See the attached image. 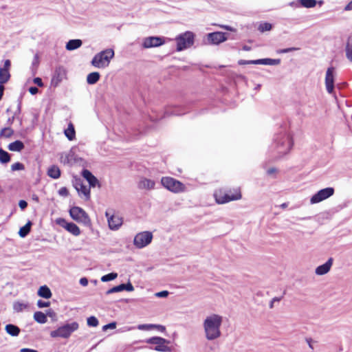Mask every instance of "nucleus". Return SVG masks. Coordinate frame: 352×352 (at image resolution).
<instances>
[{"label":"nucleus","instance_id":"47","mask_svg":"<svg viewBox=\"0 0 352 352\" xmlns=\"http://www.w3.org/2000/svg\"><path fill=\"white\" fill-rule=\"evenodd\" d=\"M50 302H45V301H43L41 300H38L37 302V306L39 308L47 307L50 306Z\"/></svg>","mask_w":352,"mask_h":352},{"label":"nucleus","instance_id":"11","mask_svg":"<svg viewBox=\"0 0 352 352\" xmlns=\"http://www.w3.org/2000/svg\"><path fill=\"white\" fill-rule=\"evenodd\" d=\"M334 192V188L332 187L321 189L311 197L310 202L312 204L319 203L331 197Z\"/></svg>","mask_w":352,"mask_h":352},{"label":"nucleus","instance_id":"64","mask_svg":"<svg viewBox=\"0 0 352 352\" xmlns=\"http://www.w3.org/2000/svg\"><path fill=\"white\" fill-rule=\"evenodd\" d=\"M4 87L2 85H0V100H1L3 95Z\"/></svg>","mask_w":352,"mask_h":352},{"label":"nucleus","instance_id":"32","mask_svg":"<svg viewBox=\"0 0 352 352\" xmlns=\"http://www.w3.org/2000/svg\"><path fill=\"white\" fill-rule=\"evenodd\" d=\"M180 107H168L165 111V116H179L183 114L180 111Z\"/></svg>","mask_w":352,"mask_h":352},{"label":"nucleus","instance_id":"23","mask_svg":"<svg viewBox=\"0 0 352 352\" xmlns=\"http://www.w3.org/2000/svg\"><path fill=\"white\" fill-rule=\"evenodd\" d=\"M138 187L141 189H153L155 187V182L151 179L144 178L140 181Z\"/></svg>","mask_w":352,"mask_h":352},{"label":"nucleus","instance_id":"3","mask_svg":"<svg viewBox=\"0 0 352 352\" xmlns=\"http://www.w3.org/2000/svg\"><path fill=\"white\" fill-rule=\"evenodd\" d=\"M114 57V51L107 49L96 54L92 60L91 65L97 68H104L109 65L111 60Z\"/></svg>","mask_w":352,"mask_h":352},{"label":"nucleus","instance_id":"24","mask_svg":"<svg viewBox=\"0 0 352 352\" xmlns=\"http://www.w3.org/2000/svg\"><path fill=\"white\" fill-rule=\"evenodd\" d=\"M24 144L20 140H16L8 144V148L11 151L20 152L24 148Z\"/></svg>","mask_w":352,"mask_h":352},{"label":"nucleus","instance_id":"10","mask_svg":"<svg viewBox=\"0 0 352 352\" xmlns=\"http://www.w3.org/2000/svg\"><path fill=\"white\" fill-rule=\"evenodd\" d=\"M214 197L218 204H226L230 201L239 200L241 198V194L239 190H236L234 194L223 193L221 190L216 191Z\"/></svg>","mask_w":352,"mask_h":352},{"label":"nucleus","instance_id":"45","mask_svg":"<svg viewBox=\"0 0 352 352\" xmlns=\"http://www.w3.org/2000/svg\"><path fill=\"white\" fill-rule=\"evenodd\" d=\"M38 64H39V58H38V55L36 54L34 55V59L32 63V70H34V69L36 70L38 66Z\"/></svg>","mask_w":352,"mask_h":352},{"label":"nucleus","instance_id":"29","mask_svg":"<svg viewBox=\"0 0 352 352\" xmlns=\"http://www.w3.org/2000/svg\"><path fill=\"white\" fill-rule=\"evenodd\" d=\"M65 135L69 140H73L76 136L74 126L72 122L68 124V127L65 130Z\"/></svg>","mask_w":352,"mask_h":352},{"label":"nucleus","instance_id":"62","mask_svg":"<svg viewBox=\"0 0 352 352\" xmlns=\"http://www.w3.org/2000/svg\"><path fill=\"white\" fill-rule=\"evenodd\" d=\"M344 10L345 11H351L352 10V0L344 7Z\"/></svg>","mask_w":352,"mask_h":352},{"label":"nucleus","instance_id":"41","mask_svg":"<svg viewBox=\"0 0 352 352\" xmlns=\"http://www.w3.org/2000/svg\"><path fill=\"white\" fill-rule=\"evenodd\" d=\"M26 307L27 305L20 302H15L13 305V309L16 312L22 311Z\"/></svg>","mask_w":352,"mask_h":352},{"label":"nucleus","instance_id":"13","mask_svg":"<svg viewBox=\"0 0 352 352\" xmlns=\"http://www.w3.org/2000/svg\"><path fill=\"white\" fill-rule=\"evenodd\" d=\"M164 43V39L161 36H148L144 38L142 43L143 48L147 49L156 47L162 45Z\"/></svg>","mask_w":352,"mask_h":352},{"label":"nucleus","instance_id":"19","mask_svg":"<svg viewBox=\"0 0 352 352\" xmlns=\"http://www.w3.org/2000/svg\"><path fill=\"white\" fill-rule=\"evenodd\" d=\"M333 258H329L327 262L316 268L315 272L317 275H324L327 274L333 265Z\"/></svg>","mask_w":352,"mask_h":352},{"label":"nucleus","instance_id":"60","mask_svg":"<svg viewBox=\"0 0 352 352\" xmlns=\"http://www.w3.org/2000/svg\"><path fill=\"white\" fill-rule=\"evenodd\" d=\"M153 329L155 328V329H157V330L160 331H164L166 330V328L163 325H160V324H153Z\"/></svg>","mask_w":352,"mask_h":352},{"label":"nucleus","instance_id":"51","mask_svg":"<svg viewBox=\"0 0 352 352\" xmlns=\"http://www.w3.org/2000/svg\"><path fill=\"white\" fill-rule=\"evenodd\" d=\"M153 324H140L138 326V329L140 330H150L153 329Z\"/></svg>","mask_w":352,"mask_h":352},{"label":"nucleus","instance_id":"52","mask_svg":"<svg viewBox=\"0 0 352 352\" xmlns=\"http://www.w3.org/2000/svg\"><path fill=\"white\" fill-rule=\"evenodd\" d=\"M168 295V291H162L155 294V296L159 298H165Z\"/></svg>","mask_w":352,"mask_h":352},{"label":"nucleus","instance_id":"34","mask_svg":"<svg viewBox=\"0 0 352 352\" xmlns=\"http://www.w3.org/2000/svg\"><path fill=\"white\" fill-rule=\"evenodd\" d=\"M34 319L39 324H45L47 322V316L41 311H36L34 314Z\"/></svg>","mask_w":352,"mask_h":352},{"label":"nucleus","instance_id":"15","mask_svg":"<svg viewBox=\"0 0 352 352\" xmlns=\"http://www.w3.org/2000/svg\"><path fill=\"white\" fill-rule=\"evenodd\" d=\"M56 223L74 236H78L80 234V228L74 223H67L62 218L58 219Z\"/></svg>","mask_w":352,"mask_h":352},{"label":"nucleus","instance_id":"63","mask_svg":"<svg viewBox=\"0 0 352 352\" xmlns=\"http://www.w3.org/2000/svg\"><path fill=\"white\" fill-rule=\"evenodd\" d=\"M21 352H38V351L35 349H31L28 348H23L21 349Z\"/></svg>","mask_w":352,"mask_h":352},{"label":"nucleus","instance_id":"46","mask_svg":"<svg viewBox=\"0 0 352 352\" xmlns=\"http://www.w3.org/2000/svg\"><path fill=\"white\" fill-rule=\"evenodd\" d=\"M58 194L63 197H67L69 195V190L66 187H62L59 189Z\"/></svg>","mask_w":352,"mask_h":352},{"label":"nucleus","instance_id":"55","mask_svg":"<svg viewBox=\"0 0 352 352\" xmlns=\"http://www.w3.org/2000/svg\"><path fill=\"white\" fill-rule=\"evenodd\" d=\"M220 28L226 30H228V31H230V32H235L236 31V30L230 25H219Z\"/></svg>","mask_w":352,"mask_h":352},{"label":"nucleus","instance_id":"57","mask_svg":"<svg viewBox=\"0 0 352 352\" xmlns=\"http://www.w3.org/2000/svg\"><path fill=\"white\" fill-rule=\"evenodd\" d=\"M73 160H74V154L70 153L66 156L65 162L71 163Z\"/></svg>","mask_w":352,"mask_h":352},{"label":"nucleus","instance_id":"25","mask_svg":"<svg viewBox=\"0 0 352 352\" xmlns=\"http://www.w3.org/2000/svg\"><path fill=\"white\" fill-rule=\"evenodd\" d=\"M82 44L80 39H72L69 40L66 44V49L69 51H72L79 48Z\"/></svg>","mask_w":352,"mask_h":352},{"label":"nucleus","instance_id":"12","mask_svg":"<svg viewBox=\"0 0 352 352\" xmlns=\"http://www.w3.org/2000/svg\"><path fill=\"white\" fill-rule=\"evenodd\" d=\"M72 184L79 195H83L86 200L89 199L90 189L83 184V182L80 178L74 177Z\"/></svg>","mask_w":352,"mask_h":352},{"label":"nucleus","instance_id":"39","mask_svg":"<svg viewBox=\"0 0 352 352\" xmlns=\"http://www.w3.org/2000/svg\"><path fill=\"white\" fill-rule=\"evenodd\" d=\"M272 28V25L270 23H267V22H265V23H262L259 25L258 28V30L261 32H264L265 31H270L271 30Z\"/></svg>","mask_w":352,"mask_h":352},{"label":"nucleus","instance_id":"37","mask_svg":"<svg viewBox=\"0 0 352 352\" xmlns=\"http://www.w3.org/2000/svg\"><path fill=\"white\" fill-rule=\"evenodd\" d=\"M13 133H14V131L11 128H10V127L3 128V129H1V131L0 132V137L8 138H10L13 135Z\"/></svg>","mask_w":352,"mask_h":352},{"label":"nucleus","instance_id":"30","mask_svg":"<svg viewBox=\"0 0 352 352\" xmlns=\"http://www.w3.org/2000/svg\"><path fill=\"white\" fill-rule=\"evenodd\" d=\"M32 224V222L28 221L24 226L20 228L19 234L21 237L24 238L30 233Z\"/></svg>","mask_w":352,"mask_h":352},{"label":"nucleus","instance_id":"5","mask_svg":"<svg viewBox=\"0 0 352 352\" xmlns=\"http://www.w3.org/2000/svg\"><path fill=\"white\" fill-rule=\"evenodd\" d=\"M69 214L71 217L78 223H82L85 226H89L91 224V220L88 214L80 207L74 206L71 208Z\"/></svg>","mask_w":352,"mask_h":352},{"label":"nucleus","instance_id":"2","mask_svg":"<svg viewBox=\"0 0 352 352\" xmlns=\"http://www.w3.org/2000/svg\"><path fill=\"white\" fill-rule=\"evenodd\" d=\"M277 153L280 155L287 154L293 146V139L289 134H278L274 140Z\"/></svg>","mask_w":352,"mask_h":352},{"label":"nucleus","instance_id":"40","mask_svg":"<svg viewBox=\"0 0 352 352\" xmlns=\"http://www.w3.org/2000/svg\"><path fill=\"white\" fill-rule=\"evenodd\" d=\"M122 291H124L123 284L113 287L106 292V294L109 295L113 293L120 292Z\"/></svg>","mask_w":352,"mask_h":352},{"label":"nucleus","instance_id":"20","mask_svg":"<svg viewBox=\"0 0 352 352\" xmlns=\"http://www.w3.org/2000/svg\"><path fill=\"white\" fill-rule=\"evenodd\" d=\"M82 175L88 182L89 187H95L98 183L97 178L87 169L82 170Z\"/></svg>","mask_w":352,"mask_h":352},{"label":"nucleus","instance_id":"53","mask_svg":"<svg viewBox=\"0 0 352 352\" xmlns=\"http://www.w3.org/2000/svg\"><path fill=\"white\" fill-rule=\"evenodd\" d=\"M282 299V297H274L272 299V300L270 301V309H272L274 307V304L276 302H279Z\"/></svg>","mask_w":352,"mask_h":352},{"label":"nucleus","instance_id":"38","mask_svg":"<svg viewBox=\"0 0 352 352\" xmlns=\"http://www.w3.org/2000/svg\"><path fill=\"white\" fill-rule=\"evenodd\" d=\"M118 277V274L115 272H111L107 274H105L102 276L101 280L102 282H108L110 280H113Z\"/></svg>","mask_w":352,"mask_h":352},{"label":"nucleus","instance_id":"35","mask_svg":"<svg viewBox=\"0 0 352 352\" xmlns=\"http://www.w3.org/2000/svg\"><path fill=\"white\" fill-rule=\"evenodd\" d=\"M10 161V155L3 148H0V162L7 164Z\"/></svg>","mask_w":352,"mask_h":352},{"label":"nucleus","instance_id":"58","mask_svg":"<svg viewBox=\"0 0 352 352\" xmlns=\"http://www.w3.org/2000/svg\"><path fill=\"white\" fill-rule=\"evenodd\" d=\"M28 91L32 95H35L38 92V89L36 87H30Z\"/></svg>","mask_w":352,"mask_h":352},{"label":"nucleus","instance_id":"27","mask_svg":"<svg viewBox=\"0 0 352 352\" xmlns=\"http://www.w3.org/2000/svg\"><path fill=\"white\" fill-rule=\"evenodd\" d=\"M47 175L53 179H58L60 176V170L57 166L53 165L48 168Z\"/></svg>","mask_w":352,"mask_h":352},{"label":"nucleus","instance_id":"36","mask_svg":"<svg viewBox=\"0 0 352 352\" xmlns=\"http://www.w3.org/2000/svg\"><path fill=\"white\" fill-rule=\"evenodd\" d=\"M300 5L304 8H311L316 6V0H298Z\"/></svg>","mask_w":352,"mask_h":352},{"label":"nucleus","instance_id":"49","mask_svg":"<svg viewBox=\"0 0 352 352\" xmlns=\"http://www.w3.org/2000/svg\"><path fill=\"white\" fill-rule=\"evenodd\" d=\"M123 287L124 290L127 292H132L134 290V287L130 282L127 283L126 284L123 283Z\"/></svg>","mask_w":352,"mask_h":352},{"label":"nucleus","instance_id":"59","mask_svg":"<svg viewBox=\"0 0 352 352\" xmlns=\"http://www.w3.org/2000/svg\"><path fill=\"white\" fill-rule=\"evenodd\" d=\"M11 63L10 60H6L4 62V66L2 68V69H7V71H9V69L10 67Z\"/></svg>","mask_w":352,"mask_h":352},{"label":"nucleus","instance_id":"43","mask_svg":"<svg viewBox=\"0 0 352 352\" xmlns=\"http://www.w3.org/2000/svg\"><path fill=\"white\" fill-rule=\"evenodd\" d=\"M24 165L21 162H16L11 166V169L12 171L22 170H24Z\"/></svg>","mask_w":352,"mask_h":352},{"label":"nucleus","instance_id":"9","mask_svg":"<svg viewBox=\"0 0 352 352\" xmlns=\"http://www.w3.org/2000/svg\"><path fill=\"white\" fill-rule=\"evenodd\" d=\"M152 239L153 234L151 232H142L135 236L133 244L138 248H143L150 244Z\"/></svg>","mask_w":352,"mask_h":352},{"label":"nucleus","instance_id":"21","mask_svg":"<svg viewBox=\"0 0 352 352\" xmlns=\"http://www.w3.org/2000/svg\"><path fill=\"white\" fill-rule=\"evenodd\" d=\"M255 65H278L280 63V59L261 58L255 60Z\"/></svg>","mask_w":352,"mask_h":352},{"label":"nucleus","instance_id":"56","mask_svg":"<svg viewBox=\"0 0 352 352\" xmlns=\"http://www.w3.org/2000/svg\"><path fill=\"white\" fill-rule=\"evenodd\" d=\"M19 206L21 210H24L28 206V203L25 200H21L19 202Z\"/></svg>","mask_w":352,"mask_h":352},{"label":"nucleus","instance_id":"4","mask_svg":"<svg viewBox=\"0 0 352 352\" xmlns=\"http://www.w3.org/2000/svg\"><path fill=\"white\" fill-rule=\"evenodd\" d=\"M79 328V324L77 322H72L71 323H65L59 327L57 329L52 331L50 336L52 338H68L74 331H77Z\"/></svg>","mask_w":352,"mask_h":352},{"label":"nucleus","instance_id":"7","mask_svg":"<svg viewBox=\"0 0 352 352\" xmlns=\"http://www.w3.org/2000/svg\"><path fill=\"white\" fill-rule=\"evenodd\" d=\"M177 41V50L182 51L194 43V34L191 32H186L184 34L179 35L176 38Z\"/></svg>","mask_w":352,"mask_h":352},{"label":"nucleus","instance_id":"28","mask_svg":"<svg viewBox=\"0 0 352 352\" xmlns=\"http://www.w3.org/2000/svg\"><path fill=\"white\" fill-rule=\"evenodd\" d=\"M100 75L98 72H94L89 74L87 76V82L89 85L96 84L100 79Z\"/></svg>","mask_w":352,"mask_h":352},{"label":"nucleus","instance_id":"54","mask_svg":"<svg viewBox=\"0 0 352 352\" xmlns=\"http://www.w3.org/2000/svg\"><path fill=\"white\" fill-rule=\"evenodd\" d=\"M34 83L37 85L38 87H43V83L42 82V79L39 77L34 78L33 80Z\"/></svg>","mask_w":352,"mask_h":352},{"label":"nucleus","instance_id":"33","mask_svg":"<svg viewBox=\"0 0 352 352\" xmlns=\"http://www.w3.org/2000/svg\"><path fill=\"white\" fill-rule=\"evenodd\" d=\"M10 78V74L9 71L7 69H2L0 68V85H3L6 83Z\"/></svg>","mask_w":352,"mask_h":352},{"label":"nucleus","instance_id":"6","mask_svg":"<svg viewBox=\"0 0 352 352\" xmlns=\"http://www.w3.org/2000/svg\"><path fill=\"white\" fill-rule=\"evenodd\" d=\"M161 183L164 188L173 192H183L185 189V186L182 182L173 177H162Z\"/></svg>","mask_w":352,"mask_h":352},{"label":"nucleus","instance_id":"17","mask_svg":"<svg viewBox=\"0 0 352 352\" xmlns=\"http://www.w3.org/2000/svg\"><path fill=\"white\" fill-rule=\"evenodd\" d=\"M207 36L209 43L214 45H218L228 39L226 34L221 32L209 33Z\"/></svg>","mask_w":352,"mask_h":352},{"label":"nucleus","instance_id":"14","mask_svg":"<svg viewBox=\"0 0 352 352\" xmlns=\"http://www.w3.org/2000/svg\"><path fill=\"white\" fill-rule=\"evenodd\" d=\"M334 67H329L325 76V86L329 94H332L334 89Z\"/></svg>","mask_w":352,"mask_h":352},{"label":"nucleus","instance_id":"1","mask_svg":"<svg viewBox=\"0 0 352 352\" xmlns=\"http://www.w3.org/2000/svg\"><path fill=\"white\" fill-rule=\"evenodd\" d=\"M222 322V316L217 314H212L206 318L203 322V327L208 340H214L221 336L220 327Z\"/></svg>","mask_w":352,"mask_h":352},{"label":"nucleus","instance_id":"42","mask_svg":"<svg viewBox=\"0 0 352 352\" xmlns=\"http://www.w3.org/2000/svg\"><path fill=\"white\" fill-rule=\"evenodd\" d=\"M99 324L98 320L95 316H90L87 318V325L89 327H97Z\"/></svg>","mask_w":352,"mask_h":352},{"label":"nucleus","instance_id":"22","mask_svg":"<svg viewBox=\"0 0 352 352\" xmlns=\"http://www.w3.org/2000/svg\"><path fill=\"white\" fill-rule=\"evenodd\" d=\"M5 330L11 336H18L21 332L20 328L12 324L6 325Z\"/></svg>","mask_w":352,"mask_h":352},{"label":"nucleus","instance_id":"26","mask_svg":"<svg viewBox=\"0 0 352 352\" xmlns=\"http://www.w3.org/2000/svg\"><path fill=\"white\" fill-rule=\"evenodd\" d=\"M38 295L42 298L48 299L51 298L52 294L50 288L46 285H43L38 289Z\"/></svg>","mask_w":352,"mask_h":352},{"label":"nucleus","instance_id":"16","mask_svg":"<svg viewBox=\"0 0 352 352\" xmlns=\"http://www.w3.org/2000/svg\"><path fill=\"white\" fill-rule=\"evenodd\" d=\"M105 216L107 218L108 224L111 230H118L122 224V219L119 216L110 214L108 211H106Z\"/></svg>","mask_w":352,"mask_h":352},{"label":"nucleus","instance_id":"61","mask_svg":"<svg viewBox=\"0 0 352 352\" xmlns=\"http://www.w3.org/2000/svg\"><path fill=\"white\" fill-rule=\"evenodd\" d=\"M79 283L82 286H87L88 285V279L85 277L81 278Z\"/></svg>","mask_w":352,"mask_h":352},{"label":"nucleus","instance_id":"44","mask_svg":"<svg viewBox=\"0 0 352 352\" xmlns=\"http://www.w3.org/2000/svg\"><path fill=\"white\" fill-rule=\"evenodd\" d=\"M299 50H300V48H298V47H289V48L279 50L277 51V52L279 54H285V53H289V52H294V51H297Z\"/></svg>","mask_w":352,"mask_h":352},{"label":"nucleus","instance_id":"50","mask_svg":"<svg viewBox=\"0 0 352 352\" xmlns=\"http://www.w3.org/2000/svg\"><path fill=\"white\" fill-rule=\"evenodd\" d=\"M255 60H239L238 61L239 65H255V63H254Z\"/></svg>","mask_w":352,"mask_h":352},{"label":"nucleus","instance_id":"8","mask_svg":"<svg viewBox=\"0 0 352 352\" xmlns=\"http://www.w3.org/2000/svg\"><path fill=\"white\" fill-rule=\"evenodd\" d=\"M147 344H154V350L162 352H170L171 348L168 346L167 344L170 342L165 338L154 336L146 340Z\"/></svg>","mask_w":352,"mask_h":352},{"label":"nucleus","instance_id":"48","mask_svg":"<svg viewBox=\"0 0 352 352\" xmlns=\"http://www.w3.org/2000/svg\"><path fill=\"white\" fill-rule=\"evenodd\" d=\"M116 327V323L115 322H111V323L104 325L102 327V330L106 331L109 329H113Z\"/></svg>","mask_w":352,"mask_h":352},{"label":"nucleus","instance_id":"31","mask_svg":"<svg viewBox=\"0 0 352 352\" xmlns=\"http://www.w3.org/2000/svg\"><path fill=\"white\" fill-rule=\"evenodd\" d=\"M345 54L346 58L352 63V39L351 38H348L346 44Z\"/></svg>","mask_w":352,"mask_h":352},{"label":"nucleus","instance_id":"18","mask_svg":"<svg viewBox=\"0 0 352 352\" xmlns=\"http://www.w3.org/2000/svg\"><path fill=\"white\" fill-rule=\"evenodd\" d=\"M65 70L63 67H56L51 80L52 85L57 87L65 78Z\"/></svg>","mask_w":352,"mask_h":352}]
</instances>
